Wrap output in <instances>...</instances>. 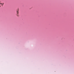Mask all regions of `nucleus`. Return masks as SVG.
Masks as SVG:
<instances>
[{
    "mask_svg": "<svg viewBox=\"0 0 74 74\" xmlns=\"http://www.w3.org/2000/svg\"><path fill=\"white\" fill-rule=\"evenodd\" d=\"M16 12L17 14H19V10H17Z\"/></svg>",
    "mask_w": 74,
    "mask_h": 74,
    "instance_id": "obj_1",
    "label": "nucleus"
},
{
    "mask_svg": "<svg viewBox=\"0 0 74 74\" xmlns=\"http://www.w3.org/2000/svg\"><path fill=\"white\" fill-rule=\"evenodd\" d=\"M17 16H19V14H17Z\"/></svg>",
    "mask_w": 74,
    "mask_h": 74,
    "instance_id": "obj_2",
    "label": "nucleus"
}]
</instances>
